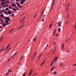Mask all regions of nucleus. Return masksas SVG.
Returning a JSON list of instances; mask_svg holds the SVG:
<instances>
[{"label": "nucleus", "mask_w": 76, "mask_h": 76, "mask_svg": "<svg viewBox=\"0 0 76 76\" xmlns=\"http://www.w3.org/2000/svg\"><path fill=\"white\" fill-rule=\"evenodd\" d=\"M19 7V8H20V9H22V7Z\"/></svg>", "instance_id": "bf43d9fd"}, {"label": "nucleus", "mask_w": 76, "mask_h": 76, "mask_svg": "<svg viewBox=\"0 0 76 76\" xmlns=\"http://www.w3.org/2000/svg\"><path fill=\"white\" fill-rule=\"evenodd\" d=\"M38 58H37V60H39V58H40L41 57L38 56Z\"/></svg>", "instance_id": "473e14b6"}, {"label": "nucleus", "mask_w": 76, "mask_h": 76, "mask_svg": "<svg viewBox=\"0 0 76 76\" xmlns=\"http://www.w3.org/2000/svg\"><path fill=\"white\" fill-rule=\"evenodd\" d=\"M36 54H37V53H34V57H35V56H36Z\"/></svg>", "instance_id": "a18cd8bd"}, {"label": "nucleus", "mask_w": 76, "mask_h": 76, "mask_svg": "<svg viewBox=\"0 0 76 76\" xmlns=\"http://www.w3.org/2000/svg\"><path fill=\"white\" fill-rule=\"evenodd\" d=\"M42 54H40L39 56V57H41V56H42Z\"/></svg>", "instance_id": "c756f323"}, {"label": "nucleus", "mask_w": 76, "mask_h": 76, "mask_svg": "<svg viewBox=\"0 0 76 76\" xmlns=\"http://www.w3.org/2000/svg\"><path fill=\"white\" fill-rule=\"evenodd\" d=\"M9 73L8 72L6 74V76H7V75H9Z\"/></svg>", "instance_id": "c9c22d12"}, {"label": "nucleus", "mask_w": 76, "mask_h": 76, "mask_svg": "<svg viewBox=\"0 0 76 76\" xmlns=\"http://www.w3.org/2000/svg\"><path fill=\"white\" fill-rule=\"evenodd\" d=\"M54 45H56V42H54Z\"/></svg>", "instance_id": "09e8293b"}, {"label": "nucleus", "mask_w": 76, "mask_h": 76, "mask_svg": "<svg viewBox=\"0 0 76 76\" xmlns=\"http://www.w3.org/2000/svg\"><path fill=\"white\" fill-rule=\"evenodd\" d=\"M16 4H17V5L18 6V7H20V4H19V3L18 2H16Z\"/></svg>", "instance_id": "6e6552de"}, {"label": "nucleus", "mask_w": 76, "mask_h": 76, "mask_svg": "<svg viewBox=\"0 0 76 76\" xmlns=\"http://www.w3.org/2000/svg\"><path fill=\"white\" fill-rule=\"evenodd\" d=\"M55 36H56V37H58L59 36V34H57L55 35Z\"/></svg>", "instance_id": "7c9ffc66"}, {"label": "nucleus", "mask_w": 76, "mask_h": 76, "mask_svg": "<svg viewBox=\"0 0 76 76\" xmlns=\"http://www.w3.org/2000/svg\"><path fill=\"white\" fill-rule=\"evenodd\" d=\"M8 7H9V9H13V8L12 7L9 6Z\"/></svg>", "instance_id": "393cba45"}, {"label": "nucleus", "mask_w": 76, "mask_h": 76, "mask_svg": "<svg viewBox=\"0 0 76 76\" xmlns=\"http://www.w3.org/2000/svg\"><path fill=\"white\" fill-rule=\"evenodd\" d=\"M21 29V27H19V28L17 29V30H18V31H19V29Z\"/></svg>", "instance_id": "e433bc0d"}, {"label": "nucleus", "mask_w": 76, "mask_h": 76, "mask_svg": "<svg viewBox=\"0 0 76 76\" xmlns=\"http://www.w3.org/2000/svg\"><path fill=\"white\" fill-rule=\"evenodd\" d=\"M14 29V28L12 29L11 30H10V32H12V31H13Z\"/></svg>", "instance_id": "2f4dec72"}, {"label": "nucleus", "mask_w": 76, "mask_h": 76, "mask_svg": "<svg viewBox=\"0 0 76 76\" xmlns=\"http://www.w3.org/2000/svg\"><path fill=\"white\" fill-rule=\"evenodd\" d=\"M9 47H10V45H8V46H7L6 49H7V48H9Z\"/></svg>", "instance_id": "5701e85b"}, {"label": "nucleus", "mask_w": 76, "mask_h": 76, "mask_svg": "<svg viewBox=\"0 0 76 76\" xmlns=\"http://www.w3.org/2000/svg\"><path fill=\"white\" fill-rule=\"evenodd\" d=\"M10 59H9L8 60V61H10Z\"/></svg>", "instance_id": "3c124183"}, {"label": "nucleus", "mask_w": 76, "mask_h": 76, "mask_svg": "<svg viewBox=\"0 0 76 76\" xmlns=\"http://www.w3.org/2000/svg\"><path fill=\"white\" fill-rule=\"evenodd\" d=\"M1 21H4V20L2 19V20H1Z\"/></svg>", "instance_id": "0e129e2a"}, {"label": "nucleus", "mask_w": 76, "mask_h": 76, "mask_svg": "<svg viewBox=\"0 0 76 76\" xmlns=\"http://www.w3.org/2000/svg\"><path fill=\"white\" fill-rule=\"evenodd\" d=\"M1 4H2L3 5V4H4V2H1Z\"/></svg>", "instance_id": "c03bdc74"}, {"label": "nucleus", "mask_w": 76, "mask_h": 76, "mask_svg": "<svg viewBox=\"0 0 76 76\" xmlns=\"http://www.w3.org/2000/svg\"><path fill=\"white\" fill-rule=\"evenodd\" d=\"M48 45H46L47 47H48Z\"/></svg>", "instance_id": "e2e57ef3"}, {"label": "nucleus", "mask_w": 76, "mask_h": 76, "mask_svg": "<svg viewBox=\"0 0 76 76\" xmlns=\"http://www.w3.org/2000/svg\"><path fill=\"white\" fill-rule=\"evenodd\" d=\"M61 22H60L58 23V26L59 27H61Z\"/></svg>", "instance_id": "423d86ee"}, {"label": "nucleus", "mask_w": 76, "mask_h": 76, "mask_svg": "<svg viewBox=\"0 0 76 76\" xmlns=\"http://www.w3.org/2000/svg\"><path fill=\"white\" fill-rule=\"evenodd\" d=\"M2 26H6V24L5 23H4V24L2 25Z\"/></svg>", "instance_id": "cd10ccee"}, {"label": "nucleus", "mask_w": 76, "mask_h": 76, "mask_svg": "<svg viewBox=\"0 0 76 76\" xmlns=\"http://www.w3.org/2000/svg\"><path fill=\"white\" fill-rule=\"evenodd\" d=\"M54 34H55V33H53V36H54Z\"/></svg>", "instance_id": "5fc2aeb1"}, {"label": "nucleus", "mask_w": 76, "mask_h": 76, "mask_svg": "<svg viewBox=\"0 0 76 76\" xmlns=\"http://www.w3.org/2000/svg\"><path fill=\"white\" fill-rule=\"evenodd\" d=\"M45 15H44V17L43 18V19H42V22H44V18H45Z\"/></svg>", "instance_id": "4468645a"}, {"label": "nucleus", "mask_w": 76, "mask_h": 76, "mask_svg": "<svg viewBox=\"0 0 76 76\" xmlns=\"http://www.w3.org/2000/svg\"><path fill=\"white\" fill-rule=\"evenodd\" d=\"M9 8H7L5 9V10H9Z\"/></svg>", "instance_id": "58836bf2"}, {"label": "nucleus", "mask_w": 76, "mask_h": 76, "mask_svg": "<svg viewBox=\"0 0 76 76\" xmlns=\"http://www.w3.org/2000/svg\"><path fill=\"white\" fill-rule=\"evenodd\" d=\"M73 66H76V63L75 64H74L73 65Z\"/></svg>", "instance_id": "de8ad7c7"}, {"label": "nucleus", "mask_w": 76, "mask_h": 76, "mask_svg": "<svg viewBox=\"0 0 76 76\" xmlns=\"http://www.w3.org/2000/svg\"><path fill=\"white\" fill-rule=\"evenodd\" d=\"M6 15H9V14H8V13H7H7H6Z\"/></svg>", "instance_id": "8fccbe9b"}, {"label": "nucleus", "mask_w": 76, "mask_h": 76, "mask_svg": "<svg viewBox=\"0 0 76 76\" xmlns=\"http://www.w3.org/2000/svg\"><path fill=\"white\" fill-rule=\"evenodd\" d=\"M8 7V5L7 4H6L5 7Z\"/></svg>", "instance_id": "79ce46f5"}, {"label": "nucleus", "mask_w": 76, "mask_h": 76, "mask_svg": "<svg viewBox=\"0 0 76 76\" xmlns=\"http://www.w3.org/2000/svg\"><path fill=\"white\" fill-rule=\"evenodd\" d=\"M4 18L5 20H7L8 21H10V19L9 18V17H7V18H6L5 17H4Z\"/></svg>", "instance_id": "7ed1b4c3"}, {"label": "nucleus", "mask_w": 76, "mask_h": 76, "mask_svg": "<svg viewBox=\"0 0 76 76\" xmlns=\"http://www.w3.org/2000/svg\"><path fill=\"white\" fill-rule=\"evenodd\" d=\"M60 65H62V64H61V63H60Z\"/></svg>", "instance_id": "680f3d73"}, {"label": "nucleus", "mask_w": 76, "mask_h": 76, "mask_svg": "<svg viewBox=\"0 0 76 76\" xmlns=\"http://www.w3.org/2000/svg\"><path fill=\"white\" fill-rule=\"evenodd\" d=\"M68 10H69V9L68 8H66V11L67 12V11H68Z\"/></svg>", "instance_id": "f704fd0d"}, {"label": "nucleus", "mask_w": 76, "mask_h": 76, "mask_svg": "<svg viewBox=\"0 0 76 76\" xmlns=\"http://www.w3.org/2000/svg\"><path fill=\"white\" fill-rule=\"evenodd\" d=\"M69 5H70V4H68V5H67V7H66V8H68L69 7Z\"/></svg>", "instance_id": "72a5a7b5"}, {"label": "nucleus", "mask_w": 76, "mask_h": 76, "mask_svg": "<svg viewBox=\"0 0 76 76\" xmlns=\"http://www.w3.org/2000/svg\"><path fill=\"white\" fill-rule=\"evenodd\" d=\"M13 10H14V11H16V9L14 8L13 9Z\"/></svg>", "instance_id": "ea45409f"}, {"label": "nucleus", "mask_w": 76, "mask_h": 76, "mask_svg": "<svg viewBox=\"0 0 76 76\" xmlns=\"http://www.w3.org/2000/svg\"><path fill=\"white\" fill-rule=\"evenodd\" d=\"M25 2V0H22V1L21 2V4H23Z\"/></svg>", "instance_id": "9d476101"}, {"label": "nucleus", "mask_w": 76, "mask_h": 76, "mask_svg": "<svg viewBox=\"0 0 76 76\" xmlns=\"http://www.w3.org/2000/svg\"><path fill=\"white\" fill-rule=\"evenodd\" d=\"M23 57L22 56L21 57V60H22V59H23Z\"/></svg>", "instance_id": "37998d69"}, {"label": "nucleus", "mask_w": 76, "mask_h": 76, "mask_svg": "<svg viewBox=\"0 0 76 76\" xmlns=\"http://www.w3.org/2000/svg\"><path fill=\"white\" fill-rule=\"evenodd\" d=\"M25 18H26L25 17H24L23 19L21 20L20 22H22V20H25Z\"/></svg>", "instance_id": "6ab92c4d"}, {"label": "nucleus", "mask_w": 76, "mask_h": 76, "mask_svg": "<svg viewBox=\"0 0 76 76\" xmlns=\"http://www.w3.org/2000/svg\"><path fill=\"white\" fill-rule=\"evenodd\" d=\"M9 71H8V73H10V72H11V70H8Z\"/></svg>", "instance_id": "4c0bfd02"}, {"label": "nucleus", "mask_w": 76, "mask_h": 76, "mask_svg": "<svg viewBox=\"0 0 76 76\" xmlns=\"http://www.w3.org/2000/svg\"><path fill=\"white\" fill-rule=\"evenodd\" d=\"M58 59V58L57 57L54 58V60L52 61V63L50 64L51 66H53V64H54V63L55 62V61H56V60H57Z\"/></svg>", "instance_id": "f257e3e1"}, {"label": "nucleus", "mask_w": 76, "mask_h": 76, "mask_svg": "<svg viewBox=\"0 0 76 76\" xmlns=\"http://www.w3.org/2000/svg\"><path fill=\"white\" fill-rule=\"evenodd\" d=\"M53 73L55 75H56V74H57V73H56V72L55 71Z\"/></svg>", "instance_id": "a19ab883"}, {"label": "nucleus", "mask_w": 76, "mask_h": 76, "mask_svg": "<svg viewBox=\"0 0 76 76\" xmlns=\"http://www.w3.org/2000/svg\"><path fill=\"white\" fill-rule=\"evenodd\" d=\"M5 11V10H1L0 11V12H1V13H3V12H4V11Z\"/></svg>", "instance_id": "2eb2a0df"}, {"label": "nucleus", "mask_w": 76, "mask_h": 76, "mask_svg": "<svg viewBox=\"0 0 76 76\" xmlns=\"http://www.w3.org/2000/svg\"><path fill=\"white\" fill-rule=\"evenodd\" d=\"M23 26V25L21 26L20 27L21 28Z\"/></svg>", "instance_id": "864d4df0"}, {"label": "nucleus", "mask_w": 76, "mask_h": 76, "mask_svg": "<svg viewBox=\"0 0 76 76\" xmlns=\"http://www.w3.org/2000/svg\"><path fill=\"white\" fill-rule=\"evenodd\" d=\"M11 6L13 7H15V8H16V5L15 4H12Z\"/></svg>", "instance_id": "39448f33"}, {"label": "nucleus", "mask_w": 76, "mask_h": 76, "mask_svg": "<svg viewBox=\"0 0 76 76\" xmlns=\"http://www.w3.org/2000/svg\"><path fill=\"white\" fill-rule=\"evenodd\" d=\"M5 13H6H6H7V11H5Z\"/></svg>", "instance_id": "6e6d98bb"}, {"label": "nucleus", "mask_w": 76, "mask_h": 76, "mask_svg": "<svg viewBox=\"0 0 76 76\" xmlns=\"http://www.w3.org/2000/svg\"><path fill=\"white\" fill-rule=\"evenodd\" d=\"M17 54V52H16L12 56H11V57L10 58H14V57H15V56H16Z\"/></svg>", "instance_id": "20e7f679"}, {"label": "nucleus", "mask_w": 76, "mask_h": 76, "mask_svg": "<svg viewBox=\"0 0 76 76\" xmlns=\"http://www.w3.org/2000/svg\"><path fill=\"white\" fill-rule=\"evenodd\" d=\"M1 18H3H3H4V17H5L4 16V15H3V14H2L1 15Z\"/></svg>", "instance_id": "a211bd4d"}, {"label": "nucleus", "mask_w": 76, "mask_h": 76, "mask_svg": "<svg viewBox=\"0 0 76 76\" xmlns=\"http://www.w3.org/2000/svg\"><path fill=\"white\" fill-rule=\"evenodd\" d=\"M12 12L11 10H9L8 12V13L9 14V15H11V14H12Z\"/></svg>", "instance_id": "9b49d317"}, {"label": "nucleus", "mask_w": 76, "mask_h": 76, "mask_svg": "<svg viewBox=\"0 0 76 76\" xmlns=\"http://www.w3.org/2000/svg\"><path fill=\"white\" fill-rule=\"evenodd\" d=\"M57 31V29H55V31H54V32H53L54 34H55V33H56V32Z\"/></svg>", "instance_id": "bb28decb"}, {"label": "nucleus", "mask_w": 76, "mask_h": 76, "mask_svg": "<svg viewBox=\"0 0 76 76\" xmlns=\"http://www.w3.org/2000/svg\"><path fill=\"white\" fill-rule=\"evenodd\" d=\"M55 68H56V67L54 66V67H53L52 68L50 69V72H52V71H53V70H54V69H55Z\"/></svg>", "instance_id": "1a4fd4ad"}, {"label": "nucleus", "mask_w": 76, "mask_h": 76, "mask_svg": "<svg viewBox=\"0 0 76 76\" xmlns=\"http://www.w3.org/2000/svg\"><path fill=\"white\" fill-rule=\"evenodd\" d=\"M58 31L59 32H61V28H58Z\"/></svg>", "instance_id": "dca6fc26"}, {"label": "nucleus", "mask_w": 76, "mask_h": 76, "mask_svg": "<svg viewBox=\"0 0 76 76\" xmlns=\"http://www.w3.org/2000/svg\"><path fill=\"white\" fill-rule=\"evenodd\" d=\"M3 30H0V32H1V31H2Z\"/></svg>", "instance_id": "052dcab7"}, {"label": "nucleus", "mask_w": 76, "mask_h": 76, "mask_svg": "<svg viewBox=\"0 0 76 76\" xmlns=\"http://www.w3.org/2000/svg\"><path fill=\"white\" fill-rule=\"evenodd\" d=\"M33 71H32V70H31V71L29 73V75L30 76H31V74H32V72Z\"/></svg>", "instance_id": "f8f14e48"}, {"label": "nucleus", "mask_w": 76, "mask_h": 76, "mask_svg": "<svg viewBox=\"0 0 76 76\" xmlns=\"http://www.w3.org/2000/svg\"><path fill=\"white\" fill-rule=\"evenodd\" d=\"M37 14H36L34 16V18H36L37 17Z\"/></svg>", "instance_id": "412c9836"}, {"label": "nucleus", "mask_w": 76, "mask_h": 76, "mask_svg": "<svg viewBox=\"0 0 76 76\" xmlns=\"http://www.w3.org/2000/svg\"><path fill=\"white\" fill-rule=\"evenodd\" d=\"M68 40H69V39H67V40H66V41H68Z\"/></svg>", "instance_id": "774afa93"}, {"label": "nucleus", "mask_w": 76, "mask_h": 76, "mask_svg": "<svg viewBox=\"0 0 76 76\" xmlns=\"http://www.w3.org/2000/svg\"><path fill=\"white\" fill-rule=\"evenodd\" d=\"M64 44H62L61 47V50H63V49L64 48Z\"/></svg>", "instance_id": "0eeeda50"}, {"label": "nucleus", "mask_w": 76, "mask_h": 76, "mask_svg": "<svg viewBox=\"0 0 76 76\" xmlns=\"http://www.w3.org/2000/svg\"><path fill=\"white\" fill-rule=\"evenodd\" d=\"M54 0H53L52 1V5L50 7V11H51L52 10H53V6H54Z\"/></svg>", "instance_id": "f03ea898"}, {"label": "nucleus", "mask_w": 76, "mask_h": 76, "mask_svg": "<svg viewBox=\"0 0 76 76\" xmlns=\"http://www.w3.org/2000/svg\"><path fill=\"white\" fill-rule=\"evenodd\" d=\"M5 4H6V2H4Z\"/></svg>", "instance_id": "13d9d810"}, {"label": "nucleus", "mask_w": 76, "mask_h": 76, "mask_svg": "<svg viewBox=\"0 0 76 76\" xmlns=\"http://www.w3.org/2000/svg\"><path fill=\"white\" fill-rule=\"evenodd\" d=\"M57 47L56 46L55 47V48L54 49V51H53V53H54V52H55V51H56V49H57Z\"/></svg>", "instance_id": "f3484780"}, {"label": "nucleus", "mask_w": 76, "mask_h": 76, "mask_svg": "<svg viewBox=\"0 0 76 76\" xmlns=\"http://www.w3.org/2000/svg\"><path fill=\"white\" fill-rule=\"evenodd\" d=\"M2 28V27H1V26L0 25V29H1Z\"/></svg>", "instance_id": "603ef678"}, {"label": "nucleus", "mask_w": 76, "mask_h": 76, "mask_svg": "<svg viewBox=\"0 0 76 76\" xmlns=\"http://www.w3.org/2000/svg\"><path fill=\"white\" fill-rule=\"evenodd\" d=\"M0 20H1V18L0 17Z\"/></svg>", "instance_id": "338daca9"}, {"label": "nucleus", "mask_w": 76, "mask_h": 76, "mask_svg": "<svg viewBox=\"0 0 76 76\" xmlns=\"http://www.w3.org/2000/svg\"><path fill=\"white\" fill-rule=\"evenodd\" d=\"M12 16H13V17H14V16H15V15H14V14H12Z\"/></svg>", "instance_id": "49530a36"}, {"label": "nucleus", "mask_w": 76, "mask_h": 76, "mask_svg": "<svg viewBox=\"0 0 76 76\" xmlns=\"http://www.w3.org/2000/svg\"><path fill=\"white\" fill-rule=\"evenodd\" d=\"M36 39H37L36 38H35L33 40V41H35V40H36Z\"/></svg>", "instance_id": "c85d7f7f"}, {"label": "nucleus", "mask_w": 76, "mask_h": 76, "mask_svg": "<svg viewBox=\"0 0 76 76\" xmlns=\"http://www.w3.org/2000/svg\"><path fill=\"white\" fill-rule=\"evenodd\" d=\"M45 60H44V61L43 62L42 64H41V66L42 65H43V64H44V63H45Z\"/></svg>", "instance_id": "aec40b11"}, {"label": "nucleus", "mask_w": 76, "mask_h": 76, "mask_svg": "<svg viewBox=\"0 0 76 76\" xmlns=\"http://www.w3.org/2000/svg\"><path fill=\"white\" fill-rule=\"evenodd\" d=\"M9 21L6 20L5 21V23L7 24V25H9Z\"/></svg>", "instance_id": "ddd939ff"}, {"label": "nucleus", "mask_w": 76, "mask_h": 76, "mask_svg": "<svg viewBox=\"0 0 76 76\" xmlns=\"http://www.w3.org/2000/svg\"><path fill=\"white\" fill-rule=\"evenodd\" d=\"M44 10H45V9L44 10V11L42 12V13L41 14V16H42V15H43V13H44Z\"/></svg>", "instance_id": "4be33fe9"}, {"label": "nucleus", "mask_w": 76, "mask_h": 76, "mask_svg": "<svg viewBox=\"0 0 76 76\" xmlns=\"http://www.w3.org/2000/svg\"><path fill=\"white\" fill-rule=\"evenodd\" d=\"M4 47L2 49L0 50V51H3V49H4Z\"/></svg>", "instance_id": "a878e982"}, {"label": "nucleus", "mask_w": 76, "mask_h": 76, "mask_svg": "<svg viewBox=\"0 0 76 76\" xmlns=\"http://www.w3.org/2000/svg\"><path fill=\"white\" fill-rule=\"evenodd\" d=\"M52 25L53 24H50V26H49L50 28H51V26H52Z\"/></svg>", "instance_id": "b1692460"}, {"label": "nucleus", "mask_w": 76, "mask_h": 76, "mask_svg": "<svg viewBox=\"0 0 76 76\" xmlns=\"http://www.w3.org/2000/svg\"><path fill=\"white\" fill-rule=\"evenodd\" d=\"M66 22H67V23L68 22V21L67 20V21H66Z\"/></svg>", "instance_id": "69168bd1"}, {"label": "nucleus", "mask_w": 76, "mask_h": 76, "mask_svg": "<svg viewBox=\"0 0 76 76\" xmlns=\"http://www.w3.org/2000/svg\"><path fill=\"white\" fill-rule=\"evenodd\" d=\"M17 1H19V0H16Z\"/></svg>", "instance_id": "4d7b16f0"}]
</instances>
